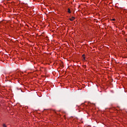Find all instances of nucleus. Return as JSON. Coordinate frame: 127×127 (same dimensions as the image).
Returning a JSON list of instances; mask_svg holds the SVG:
<instances>
[{
	"label": "nucleus",
	"mask_w": 127,
	"mask_h": 127,
	"mask_svg": "<svg viewBox=\"0 0 127 127\" xmlns=\"http://www.w3.org/2000/svg\"><path fill=\"white\" fill-rule=\"evenodd\" d=\"M82 123H83V122H81Z\"/></svg>",
	"instance_id": "7"
},
{
	"label": "nucleus",
	"mask_w": 127,
	"mask_h": 127,
	"mask_svg": "<svg viewBox=\"0 0 127 127\" xmlns=\"http://www.w3.org/2000/svg\"><path fill=\"white\" fill-rule=\"evenodd\" d=\"M67 12H68L69 13H71L70 9L69 8L67 9Z\"/></svg>",
	"instance_id": "3"
},
{
	"label": "nucleus",
	"mask_w": 127,
	"mask_h": 127,
	"mask_svg": "<svg viewBox=\"0 0 127 127\" xmlns=\"http://www.w3.org/2000/svg\"><path fill=\"white\" fill-rule=\"evenodd\" d=\"M112 20H113V21H115L116 19H113Z\"/></svg>",
	"instance_id": "5"
},
{
	"label": "nucleus",
	"mask_w": 127,
	"mask_h": 127,
	"mask_svg": "<svg viewBox=\"0 0 127 127\" xmlns=\"http://www.w3.org/2000/svg\"><path fill=\"white\" fill-rule=\"evenodd\" d=\"M82 61H84L85 60V57L84 54L82 55Z\"/></svg>",
	"instance_id": "1"
},
{
	"label": "nucleus",
	"mask_w": 127,
	"mask_h": 127,
	"mask_svg": "<svg viewBox=\"0 0 127 127\" xmlns=\"http://www.w3.org/2000/svg\"><path fill=\"white\" fill-rule=\"evenodd\" d=\"M74 19V17H71V18H69V20H70V21H73Z\"/></svg>",
	"instance_id": "2"
},
{
	"label": "nucleus",
	"mask_w": 127,
	"mask_h": 127,
	"mask_svg": "<svg viewBox=\"0 0 127 127\" xmlns=\"http://www.w3.org/2000/svg\"><path fill=\"white\" fill-rule=\"evenodd\" d=\"M126 41H127V39L126 40Z\"/></svg>",
	"instance_id": "8"
},
{
	"label": "nucleus",
	"mask_w": 127,
	"mask_h": 127,
	"mask_svg": "<svg viewBox=\"0 0 127 127\" xmlns=\"http://www.w3.org/2000/svg\"><path fill=\"white\" fill-rule=\"evenodd\" d=\"M3 127H7L6 126V125L5 124H3Z\"/></svg>",
	"instance_id": "4"
},
{
	"label": "nucleus",
	"mask_w": 127,
	"mask_h": 127,
	"mask_svg": "<svg viewBox=\"0 0 127 127\" xmlns=\"http://www.w3.org/2000/svg\"><path fill=\"white\" fill-rule=\"evenodd\" d=\"M82 50V49H80V51H81Z\"/></svg>",
	"instance_id": "6"
}]
</instances>
